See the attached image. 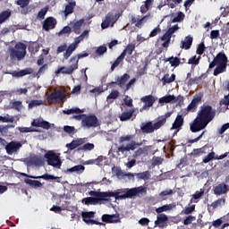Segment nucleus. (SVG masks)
Wrapping results in <instances>:
<instances>
[{
    "label": "nucleus",
    "instance_id": "obj_1",
    "mask_svg": "<svg viewBox=\"0 0 229 229\" xmlns=\"http://www.w3.org/2000/svg\"><path fill=\"white\" fill-rule=\"evenodd\" d=\"M216 117V109L210 105H203L198 112L197 117L190 124V130L192 133H198L201 130H205L209 123L214 121Z\"/></svg>",
    "mask_w": 229,
    "mask_h": 229
},
{
    "label": "nucleus",
    "instance_id": "obj_2",
    "mask_svg": "<svg viewBox=\"0 0 229 229\" xmlns=\"http://www.w3.org/2000/svg\"><path fill=\"white\" fill-rule=\"evenodd\" d=\"M148 193V188L144 186L134 187V188H125L121 189L118 191H103L99 192L98 198L100 200L108 201L107 199L104 198H115V199H133V198H142Z\"/></svg>",
    "mask_w": 229,
    "mask_h": 229
},
{
    "label": "nucleus",
    "instance_id": "obj_3",
    "mask_svg": "<svg viewBox=\"0 0 229 229\" xmlns=\"http://www.w3.org/2000/svg\"><path fill=\"white\" fill-rule=\"evenodd\" d=\"M10 56L13 60H22L26 56V45L24 43H17L14 48H11Z\"/></svg>",
    "mask_w": 229,
    "mask_h": 229
},
{
    "label": "nucleus",
    "instance_id": "obj_4",
    "mask_svg": "<svg viewBox=\"0 0 229 229\" xmlns=\"http://www.w3.org/2000/svg\"><path fill=\"white\" fill-rule=\"evenodd\" d=\"M45 158L47 159L48 165H52V167H56V169H60V167H62V159H60V156H58L54 151L47 152L45 154Z\"/></svg>",
    "mask_w": 229,
    "mask_h": 229
},
{
    "label": "nucleus",
    "instance_id": "obj_5",
    "mask_svg": "<svg viewBox=\"0 0 229 229\" xmlns=\"http://www.w3.org/2000/svg\"><path fill=\"white\" fill-rule=\"evenodd\" d=\"M99 126V121L96 114H85L81 121L82 128H98Z\"/></svg>",
    "mask_w": 229,
    "mask_h": 229
},
{
    "label": "nucleus",
    "instance_id": "obj_6",
    "mask_svg": "<svg viewBox=\"0 0 229 229\" xmlns=\"http://www.w3.org/2000/svg\"><path fill=\"white\" fill-rule=\"evenodd\" d=\"M70 64H72L69 67H61L56 72L55 74H72L74 71L78 69V60L75 57L70 59Z\"/></svg>",
    "mask_w": 229,
    "mask_h": 229
},
{
    "label": "nucleus",
    "instance_id": "obj_7",
    "mask_svg": "<svg viewBox=\"0 0 229 229\" xmlns=\"http://www.w3.org/2000/svg\"><path fill=\"white\" fill-rule=\"evenodd\" d=\"M67 98V94L65 91L62 89H55L52 92L47 98V103L53 105L55 99H59V101H64Z\"/></svg>",
    "mask_w": 229,
    "mask_h": 229
},
{
    "label": "nucleus",
    "instance_id": "obj_8",
    "mask_svg": "<svg viewBox=\"0 0 229 229\" xmlns=\"http://www.w3.org/2000/svg\"><path fill=\"white\" fill-rule=\"evenodd\" d=\"M144 142H148V140H143L141 142H135L131 140L130 143H128L126 146L122 145L118 148L117 151L118 153H122V155H124L125 151H135L139 146H142Z\"/></svg>",
    "mask_w": 229,
    "mask_h": 229
},
{
    "label": "nucleus",
    "instance_id": "obj_9",
    "mask_svg": "<svg viewBox=\"0 0 229 229\" xmlns=\"http://www.w3.org/2000/svg\"><path fill=\"white\" fill-rule=\"evenodd\" d=\"M201 99H203V93L195 95L190 105L187 106V112H194L196 108H198V105L201 103Z\"/></svg>",
    "mask_w": 229,
    "mask_h": 229
},
{
    "label": "nucleus",
    "instance_id": "obj_10",
    "mask_svg": "<svg viewBox=\"0 0 229 229\" xmlns=\"http://www.w3.org/2000/svg\"><path fill=\"white\" fill-rule=\"evenodd\" d=\"M140 100L142 101V103H145V104L142 106V108L140 109V112H142L143 110H148V108H151V106L155 105V101H157V99L155 98V97H153V95L145 96L141 98Z\"/></svg>",
    "mask_w": 229,
    "mask_h": 229
},
{
    "label": "nucleus",
    "instance_id": "obj_11",
    "mask_svg": "<svg viewBox=\"0 0 229 229\" xmlns=\"http://www.w3.org/2000/svg\"><path fill=\"white\" fill-rule=\"evenodd\" d=\"M169 223V217L165 214H157V220L155 221V225L158 228H165Z\"/></svg>",
    "mask_w": 229,
    "mask_h": 229
},
{
    "label": "nucleus",
    "instance_id": "obj_12",
    "mask_svg": "<svg viewBox=\"0 0 229 229\" xmlns=\"http://www.w3.org/2000/svg\"><path fill=\"white\" fill-rule=\"evenodd\" d=\"M21 148H22L21 142L11 141L5 146V150L7 155H13V153H17Z\"/></svg>",
    "mask_w": 229,
    "mask_h": 229
},
{
    "label": "nucleus",
    "instance_id": "obj_13",
    "mask_svg": "<svg viewBox=\"0 0 229 229\" xmlns=\"http://www.w3.org/2000/svg\"><path fill=\"white\" fill-rule=\"evenodd\" d=\"M56 24H57L56 19L53 17H47L43 21V30H45V31L55 30V28H56Z\"/></svg>",
    "mask_w": 229,
    "mask_h": 229
},
{
    "label": "nucleus",
    "instance_id": "obj_14",
    "mask_svg": "<svg viewBox=\"0 0 229 229\" xmlns=\"http://www.w3.org/2000/svg\"><path fill=\"white\" fill-rule=\"evenodd\" d=\"M21 176H26L27 178H32L33 180H46L47 182H49V180H58L59 177H56L55 175H51L49 174H45L43 175L39 176H33V175H28L27 174L21 173Z\"/></svg>",
    "mask_w": 229,
    "mask_h": 229
},
{
    "label": "nucleus",
    "instance_id": "obj_15",
    "mask_svg": "<svg viewBox=\"0 0 229 229\" xmlns=\"http://www.w3.org/2000/svg\"><path fill=\"white\" fill-rule=\"evenodd\" d=\"M171 115H172L171 112H167L165 114V115H161L159 117V120L153 124L154 129L160 130V128H162V126H164V124H165V123H167V119H169V117H171Z\"/></svg>",
    "mask_w": 229,
    "mask_h": 229
},
{
    "label": "nucleus",
    "instance_id": "obj_16",
    "mask_svg": "<svg viewBox=\"0 0 229 229\" xmlns=\"http://www.w3.org/2000/svg\"><path fill=\"white\" fill-rule=\"evenodd\" d=\"M149 14L143 16L141 19H137L135 16H131V24H135L136 28H142L146 22L149 20Z\"/></svg>",
    "mask_w": 229,
    "mask_h": 229
},
{
    "label": "nucleus",
    "instance_id": "obj_17",
    "mask_svg": "<svg viewBox=\"0 0 229 229\" xmlns=\"http://www.w3.org/2000/svg\"><path fill=\"white\" fill-rule=\"evenodd\" d=\"M84 142H85V139L78 138L77 140H73L71 143H67L66 148L70 151H72L76 149V148H80V146H83Z\"/></svg>",
    "mask_w": 229,
    "mask_h": 229
},
{
    "label": "nucleus",
    "instance_id": "obj_18",
    "mask_svg": "<svg viewBox=\"0 0 229 229\" xmlns=\"http://www.w3.org/2000/svg\"><path fill=\"white\" fill-rule=\"evenodd\" d=\"M9 74L13 76L14 78H22L23 76H28V74H33V70L32 68H26L20 72L18 71L10 72Z\"/></svg>",
    "mask_w": 229,
    "mask_h": 229
},
{
    "label": "nucleus",
    "instance_id": "obj_19",
    "mask_svg": "<svg viewBox=\"0 0 229 229\" xmlns=\"http://www.w3.org/2000/svg\"><path fill=\"white\" fill-rule=\"evenodd\" d=\"M214 194H216V196H221L223 194H226V192H228V185H226V183L222 182L218 185H216L214 190Z\"/></svg>",
    "mask_w": 229,
    "mask_h": 229
},
{
    "label": "nucleus",
    "instance_id": "obj_20",
    "mask_svg": "<svg viewBox=\"0 0 229 229\" xmlns=\"http://www.w3.org/2000/svg\"><path fill=\"white\" fill-rule=\"evenodd\" d=\"M83 24H85L84 19L71 22L72 31H73V33H76V35H80L81 31V26H83Z\"/></svg>",
    "mask_w": 229,
    "mask_h": 229
},
{
    "label": "nucleus",
    "instance_id": "obj_21",
    "mask_svg": "<svg viewBox=\"0 0 229 229\" xmlns=\"http://www.w3.org/2000/svg\"><path fill=\"white\" fill-rule=\"evenodd\" d=\"M215 60L217 65L228 66V57L226 56V54H225V52L218 53L215 57Z\"/></svg>",
    "mask_w": 229,
    "mask_h": 229
},
{
    "label": "nucleus",
    "instance_id": "obj_22",
    "mask_svg": "<svg viewBox=\"0 0 229 229\" xmlns=\"http://www.w3.org/2000/svg\"><path fill=\"white\" fill-rule=\"evenodd\" d=\"M183 116L182 114H178L172 125L171 130H177V131H180L182 130V126H183Z\"/></svg>",
    "mask_w": 229,
    "mask_h": 229
},
{
    "label": "nucleus",
    "instance_id": "obj_23",
    "mask_svg": "<svg viewBox=\"0 0 229 229\" xmlns=\"http://www.w3.org/2000/svg\"><path fill=\"white\" fill-rule=\"evenodd\" d=\"M226 203V199L220 198L216 199V201L212 202L211 205H208V211L210 213L211 210H216L217 207H223Z\"/></svg>",
    "mask_w": 229,
    "mask_h": 229
},
{
    "label": "nucleus",
    "instance_id": "obj_24",
    "mask_svg": "<svg viewBox=\"0 0 229 229\" xmlns=\"http://www.w3.org/2000/svg\"><path fill=\"white\" fill-rule=\"evenodd\" d=\"M117 15L114 16L113 14L108 13L106 16V20L101 23L102 30H106L110 26V22H115L117 21Z\"/></svg>",
    "mask_w": 229,
    "mask_h": 229
},
{
    "label": "nucleus",
    "instance_id": "obj_25",
    "mask_svg": "<svg viewBox=\"0 0 229 229\" xmlns=\"http://www.w3.org/2000/svg\"><path fill=\"white\" fill-rule=\"evenodd\" d=\"M133 114H135V108H131L129 111L123 112L120 114L119 119L122 122L130 121V119H131V117H133Z\"/></svg>",
    "mask_w": 229,
    "mask_h": 229
},
{
    "label": "nucleus",
    "instance_id": "obj_26",
    "mask_svg": "<svg viewBox=\"0 0 229 229\" xmlns=\"http://www.w3.org/2000/svg\"><path fill=\"white\" fill-rule=\"evenodd\" d=\"M74 8H76V1L69 2L68 4L65 5L64 11V17L71 15V13H74Z\"/></svg>",
    "mask_w": 229,
    "mask_h": 229
},
{
    "label": "nucleus",
    "instance_id": "obj_27",
    "mask_svg": "<svg viewBox=\"0 0 229 229\" xmlns=\"http://www.w3.org/2000/svg\"><path fill=\"white\" fill-rule=\"evenodd\" d=\"M193 38L191 36L185 37L184 40L181 42V49H189L192 46Z\"/></svg>",
    "mask_w": 229,
    "mask_h": 229
},
{
    "label": "nucleus",
    "instance_id": "obj_28",
    "mask_svg": "<svg viewBox=\"0 0 229 229\" xmlns=\"http://www.w3.org/2000/svg\"><path fill=\"white\" fill-rule=\"evenodd\" d=\"M28 165H44V159H42V157H38L37 156H34L32 157H30L28 160Z\"/></svg>",
    "mask_w": 229,
    "mask_h": 229
},
{
    "label": "nucleus",
    "instance_id": "obj_29",
    "mask_svg": "<svg viewBox=\"0 0 229 229\" xmlns=\"http://www.w3.org/2000/svg\"><path fill=\"white\" fill-rule=\"evenodd\" d=\"M142 133H153L155 131V126L153 123L148 122L140 127Z\"/></svg>",
    "mask_w": 229,
    "mask_h": 229
},
{
    "label": "nucleus",
    "instance_id": "obj_30",
    "mask_svg": "<svg viewBox=\"0 0 229 229\" xmlns=\"http://www.w3.org/2000/svg\"><path fill=\"white\" fill-rule=\"evenodd\" d=\"M78 47V46L74 43H72L67 48L65 53L64 54V60H68V58L71 56V55H72V53H74V51H76V48Z\"/></svg>",
    "mask_w": 229,
    "mask_h": 229
},
{
    "label": "nucleus",
    "instance_id": "obj_31",
    "mask_svg": "<svg viewBox=\"0 0 229 229\" xmlns=\"http://www.w3.org/2000/svg\"><path fill=\"white\" fill-rule=\"evenodd\" d=\"M176 207L175 205L173 204H165L162 207L157 208H156V213L160 215L163 214L162 212H168V210H173Z\"/></svg>",
    "mask_w": 229,
    "mask_h": 229
},
{
    "label": "nucleus",
    "instance_id": "obj_32",
    "mask_svg": "<svg viewBox=\"0 0 229 229\" xmlns=\"http://www.w3.org/2000/svg\"><path fill=\"white\" fill-rule=\"evenodd\" d=\"M130 80V74L124 73L121 77H117L116 81L121 89L126 85V81Z\"/></svg>",
    "mask_w": 229,
    "mask_h": 229
},
{
    "label": "nucleus",
    "instance_id": "obj_33",
    "mask_svg": "<svg viewBox=\"0 0 229 229\" xmlns=\"http://www.w3.org/2000/svg\"><path fill=\"white\" fill-rule=\"evenodd\" d=\"M12 17V11L10 9H7L0 13V24H3V22H6Z\"/></svg>",
    "mask_w": 229,
    "mask_h": 229
},
{
    "label": "nucleus",
    "instance_id": "obj_34",
    "mask_svg": "<svg viewBox=\"0 0 229 229\" xmlns=\"http://www.w3.org/2000/svg\"><path fill=\"white\" fill-rule=\"evenodd\" d=\"M176 99L174 95H166L159 98L158 103L164 105V103H173Z\"/></svg>",
    "mask_w": 229,
    "mask_h": 229
},
{
    "label": "nucleus",
    "instance_id": "obj_35",
    "mask_svg": "<svg viewBox=\"0 0 229 229\" xmlns=\"http://www.w3.org/2000/svg\"><path fill=\"white\" fill-rule=\"evenodd\" d=\"M176 80V74L173 73L171 76H169V73H166L162 78L163 85H167V83H173Z\"/></svg>",
    "mask_w": 229,
    "mask_h": 229
},
{
    "label": "nucleus",
    "instance_id": "obj_36",
    "mask_svg": "<svg viewBox=\"0 0 229 229\" xmlns=\"http://www.w3.org/2000/svg\"><path fill=\"white\" fill-rule=\"evenodd\" d=\"M205 194V190L200 189V191H197L193 195L191 199V203H198V199H200Z\"/></svg>",
    "mask_w": 229,
    "mask_h": 229
},
{
    "label": "nucleus",
    "instance_id": "obj_37",
    "mask_svg": "<svg viewBox=\"0 0 229 229\" xmlns=\"http://www.w3.org/2000/svg\"><path fill=\"white\" fill-rule=\"evenodd\" d=\"M85 171V166L83 165H78L75 166H72V168H68L66 170V173H78L81 174V173H83Z\"/></svg>",
    "mask_w": 229,
    "mask_h": 229
},
{
    "label": "nucleus",
    "instance_id": "obj_38",
    "mask_svg": "<svg viewBox=\"0 0 229 229\" xmlns=\"http://www.w3.org/2000/svg\"><path fill=\"white\" fill-rule=\"evenodd\" d=\"M165 62H169L172 67H178L180 64H182L180 58L174 56L168 57L167 59H165Z\"/></svg>",
    "mask_w": 229,
    "mask_h": 229
},
{
    "label": "nucleus",
    "instance_id": "obj_39",
    "mask_svg": "<svg viewBox=\"0 0 229 229\" xmlns=\"http://www.w3.org/2000/svg\"><path fill=\"white\" fill-rule=\"evenodd\" d=\"M136 178L138 180H144L146 182L147 180H149V178H151V173H149V171L138 173L136 174Z\"/></svg>",
    "mask_w": 229,
    "mask_h": 229
},
{
    "label": "nucleus",
    "instance_id": "obj_40",
    "mask_svg": "<svg viewBox=\"0 0 229 229\" xmlns=\"http://www.w3.org/2000/svg\"><path fill=\"white\" fill-rule=\"evenodd\" d=\"M134 51H135V44H129L127 45L126 48L122 52V55H123V57H125L126 55H133Z\"/></svg>",
    "mask_w": 229,
    "mask_h": 229
},
{
    "label": "nucleus",
    "instance_id": "obj_41",
    "mask_svg": "<svg viewBox=\"0 0 229 229\" xmlns=\"http://www.w3.org/2000/svg\"><path fill=\"white\" fill-rule=\"evenodd\" d=\"M226 65L217 64V66L214 70V76H219V74H223V72H226Z\"/></svg>",
    "mask_w": 229,
    "mask_h": 229
},
{
    "label": "nucleus",
    "instance_id": "obj_42",
    "mask_svg": "<svg viewBox=\"0 0 229 229\" xmlns=\"http://www.w3.org/2000/svg\"><path fill=\"white\" fill-rule=\"evenodd\" d=\"M83 112L84 111L79 107H72L71 109L63 110V114H65L66 115H71L72 114H83Z\"/></svg>",
    "mask_w": 229,
    "mask_h": 229
},
{
    "label": "nucleus",
    "instance_id": "obj_43",
    "mask_svg": "<svg viewBox=\"0 0 229 229\" xmlns=\"http://www.w3.org/2000/svg\"><path fill=\"white\" fill-rule=\"evenodd\" d=\"M84 201H85V205H98V203L101 201V199L88 197L84 199Z\"/></svg>",
    "mask_w": 229,
    "mask_h": 229
},
{
    "label": "nucleus",
    "instance_id": "obj_44",
    "mask_svg": "<svg viewBox=\"0 0 229 229\" xmlns=\"http://www.w3.org/2000/svg\"><path fill=\"white\" fill-rule=\"evenodd\" d=\"M94 143H86L78 148V151H92L94 149Z\"/></svg>",
    "mask_w": 229,
    "mask_h": 229
},
{
    "label": "nucleus",
    "instance_id": "obj_45",
    "mask_svg": "<svg viewBox=\"0 0 229 229\" xmlns=\"http://www.w3.org/2000/svg\"><path fill=\"white\" fill-rule=\"evenodd\" d=\"M123 60H124V54H121L116 60L113 63V64L111 65V71H114L115 67H119L121 62H123Z\"/></svg>",
    "mask_w": 229,
    "mask_h": 229
},
{
    "label": "nucleus",
    "instance_id": "obj_46",
    "mask_svg": "<svg viewBox=\"0 0 229 229\" xmlns=\"http://www.w3.org/2000/svg\"><path fill=\"white\" fill-rule=\"evenodd\" d=\"M25 183L27 185H30V187H42V182L37 180H31V179H25Z\"/></svg>",
    "mask_w": 229,
    "mask_h": 229
},
{
    "label": "nucleus",
    "instance_id": "obj_47",
    "mask_svg": "<svg viewBox=\"0 0 229 229\" xmlns=\"http://www.w3.org/2000/svg\"><path fill=\"white\" fill-rule=\"evenodd\" d=\"M200 60H201V56L197 57L196 55H194L188 60V64L189 65H199Z\"/></svg>",
    "mask_w": 229,
    "mask_h": 229
},
{
    "label": "nucleus",
    "instance_id": "obj_48",
    "mask_svg": "<svg viewBox=\"0 0 229 229\" xmlns=\"http://www.w3.org/2000/svg\"><path fill=\"white\" fill-rule=\"evenodd\" d=\"M47 69H49V66L47 65V64H43L38 71L36 76L37 78H40V76H42V74H46V71H47Z\"/></svg>",
    "mask_w": 229,
    "mask_h": 229
},
{
    "label": "nucleus",
    "instance_id": "obj_49",
    "mask_svg": "<svg viewBox=\"0 0 229 229\" xmlns=\"http://www.w3.org/2000/svg\"><path fill=\"white\" fill-rule=\"evenodd\" d=\"M119 98V90L113 89L111 93L106 97V101H110V99H117Z\"/></svg>",
    "mask_w": 229,
    "mask_h": 229
},
{
    "label": "nucleus",
    "instance_id": "obj_50",
    "mask_svg": "<svg viewBox=\"0 0 229 229\" xmlns=\"http://www.w3.org/2000/svg\"><path fill=\"white\" fill-rule=\"evenodd\" d=\"M106 51H108V48H106V47L100 46L97 48L95 53H96V55H98V56H103L105 55V53H106Z\"/></svg>",
    "mask_w": 229,
    "mask_h": 229
},
{
    "label": "nucleus",
    "instance_id": "obj_51",
    "mask_svg": "<svg viewBox=\"0 0 229 229\" xmlns=\"http://www.w3.org/2000/svg\"><path fill=\"white\" fill-rule=\"evenodd\" d=\"M64 131L69 135H74V133H76V128H74V126L65 125L64 127Z\"/></svg>",
    "mask_w": 229,
    "mask_h": 229
},
{
    "label": "nucleus",
    "instance_id": "obj_52",
    "mask_svg": "<svg viewBox=\"0 0 229 229\" xmlns=\"http://www.w3.org/2000/svg\"><path fill=\"white\" fill-rule=\"evenodd\" d=\"M214 159H216V152H211L203 158V163L208 164V162Z\"/></svg>",
    "mask_w": 229,
    "mask_h": 229
},
{
    "label": "nucleus",
    "instance_id": "obj_53",
    "mask_svg": "<svg viewBox=\"0 0 229 229\" xmlns=\"http://www.w3.org/2000/svg\"><path fill=\"white\" fill-rule=\"evenodd\" d=\"M206 49L207 47H205V43L201 42L197 47L196 54L201 55L203 53H205Z\"/></svg>",
    "mask_w": 229,
    "mask_h": 229
},
{
    "label": "nucleus",
    "instance_id": "obj_54",
    "mask_svg": "<svg viewBox=\"0 0 229 229\" xmlns=\"http://www.w3.org/2000/svg\"><path fill=\"white\" fill-rule=\"evenodd\" d=\"M185 19V14L182 12H179L177 16H175L172 22H182Z\"/></svg>",
    "mask_w": 229,
    "mask_h": 229
},
{
    "label": "nucleus",
    "instance_id": "obj_55",
    "mask_svg": "<svg viewBox=\"0 0 229 229\" xmlns=\"http://www.w3.org/2000/svg\"><path fill=\"white\" fill-rule=\"evenodd\" d=\"M30 0H17L15 1V4L21 8H26L30 4Z\"/></svg>",
    "mask_w": 229,
    "mask_h": 229
},
{
    "label": "nucleus",
    "instance_id": "obj_56",
    "mask_svg": "<svg viewBox=\"0 0 229 229\" xmlns=\"http://www.w3.org/2000/svg\"><path fill=\"white\" fill-rule=\"evenodd\" d=\"M47 10H49L48 7H44L42 8L38 13V19L44 20L46 17V14L47 13Z\"/></svg>",
    "mask_w": 229,
    "mask_h": 229
},
{
    "label": "nucleus",
    "instance_id": "obj_57",
    "mask_svg": "<svg viewBox=\"0 0 229 229\" xmlns=\"http://www.w3.org/2000/svg\"><path fill=\"white\" fill-rule=\"evenodd\" d=\"M40 105H44L42 100H31L29 103V108H35V106H40Z\"/></svg>",
    "mask_w": 229,
    "mask_h": 229
},
{
    "label": "nucleus",
    "instance_id": "obj_58",
    "mask_svg": "<svg viewBox=\"0 0 229 229\" xmlns=\"http://www.w3.org/2000/svg\"><path fill=\"white\" fill-rule=\"evenodd\" d=\"M38 49H40V47L38 44L33 43L29 46L30 53H38Z\"/></svg>",
    "mask_w": 229,
    "mask_h": 229
},
{
    "label": "nucleus",
    "instance_id": "obj_59",
    "mask_svg": "<svg viewBox=\"0 0 229 229\" xmlns=\"http://www.w3.org/2000/svg\"><path fill=\"white\" fill-rule=\"evenodd\" d=\"M18 130L21 133H31L35 131V129L32 127H19Z\"/></svg>",
    "mask_w": 229,
    "mask_h": 229
},
{
    "label": "nucleus",
    "instance_id": "obj_60",
    "mask_svg": "<svg viewBox=\"0 0 229 229\" xmlns=\"http://www.w3.org/2000/svg\"><path fill=\"white\" fill-rule=\"evenodd\" d=\"M133 135L121 136L119 140V144H123V142H130L132 140Z\"/></svg>",
    "mask_w": 229,
    "mask_h": 229
},
{
    "label": "nucleus",
    "instance_id": "obj_61",
    "mask_svg": "<svg viewBox=\"0 0 229 229\" xmlns=\"http://www.w3.org/2000/svg\"><path fill=\"white\" fill-rule=\"evenodd\" d=\"M148 148H149V146H147L145 148H140L139 149H137L135 151V156L140 157V155H144V153H146V151H148Z\"/></svg>",
    "mask_w": 229,
    "mask_h": 229
},
{
    "label": "nucleus",
    "instance_id": "obj_62",
    "mask_svg": "<svg viewBox=\"0 0 229 229\" xmlns=\"http://www.w3.org/2000/svg\"><path fill=\"white\" fill-rule=\"evenodd\" d=\"M72 31V27L65 26L60 30L59 35H67Z\"/></svg>",
    "mask_w": 229,
    "mask_h": 229
},
{
    "label": "nucleus",
    "instance_id": "obj_63",
    "mask_svg": "<svg viewBox=\"0 0 229 229\" xmlns=\"http://www.w3.org/2000/svg\"><path fill=\"white\" fill-rule=\"evenodd\" d=\"M121 219L118 215H110L109 223H120Z\"/></svg>",
    "mask_w": 229,
    "mask_h": 229
},
{
    "label": "nucleus",
    "instance_id": "obj_64",
    "mask_svg": "<svg viewBox=\"0 0 229 229\" xmlns=\"http://www.w3.org/2000/svg\"><path fill=\"white\" fill-rule=\"evenodd\" d=\"M13 108H14L15 110L21 111V109L22 108V102L21 101L13 102Z\"/></svg>",
    "mask_w": 229,
    "mask_h": 229
}]
</instances>
